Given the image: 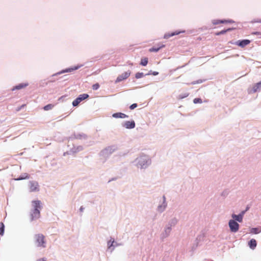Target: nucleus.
I'll return each instance as SVG.
<instances>
[{
  "label": "nucleus",
  "instance_id": "f257e3e1",
  "mask_svg": "<svg viewBox=\"0 0 261 261\" xmlns=\"http://www.w3.org/2000/svg\"><path fill=\"white\" fill-rule=\"evenodd\" d=\"M34 210L31 214L32 220L37 219L40 217V214L39 209L41 208V202L39 200H35L32 201Z\"/></svg>",
  "mask_w": 261,
  "mask_h": 261
},
{
  "label": "nucleus",
  "instance_id": "f03ea898",
  "mask_svg": "<svg viewBox=\"0 0 261 261\" xmlns=\"http://www.w3.org/2000/svg\"><path fill=\"white\" fill-rule=\"evenodd\" d=\"M36 241L39 247H45V237L42 234H37L35 236Z\"/></svg>",
  "mask_w": 261,
  "mask_h": 261
},
{
  "label": "nucleus",
  "instance_id": "7ed1b4c3",
  "mask_svg": "<svg viewBox=\"0 0 261 261\" xmlns=\"http://www.w3.org/2000/svg\"><path fill=\"white\" fill-rule=\"evenodd\" d=\"M229 226L231 231L233 232L238 231L239 228V224L233 220L229 221Z\"/></svg>",
  "mask_w": 261,
  "mask_h": 261
},
{
  "label": "nucleus",
  "instance_id": "20e7f679",
  "mask_svg": "<svg viewBox=\"0 0 261 261\" xmlns=\"http://www.w3.org/2000/svg\"><path fill=\"white\" fill-rule=\"evenodd\" d=\"M89 97L88 94H83L80 95L72 102V105L74 107L77 106L82 100L86 99Z\"/></svg>",
  "mask_w": 261,
  "mask_h": 261
},
{
  "label": "nucleus",
  "instance_id": "39448f33",
  "mask_svg": "<svg viewBox=\"0 0 261 261\" xmlns=\"http://www.w3.org/2000/svg\"><path fill=\"white\" fill-rule=\"evenodd\" d=\"M130 73L131 72L129 70L122 73L117 77L115 82L119 83L124 80L127 79L130 75Z\"/></svg>",
  "mask_w": 261,
  "mask_h": 261
},
{
  "label": "nucleus",
  "instance_id": "423d86ee",
  "mask_svg": "<svg viewBox=\"0 0 261 261\" xmlns=\"http://www.w3.org/2000/svg\"><path fill=\"white\" fill-rule=\"evenodd\" d=\"M29 188L31 192H36L39 190V185L37 181H31L30 182Z\"/></svg>",
  "mask_w": 261,
  "mask_h": 261
},
{
  "label": "nucleus",
  "instance_id": "0eeeda50",
  "mask_svg": "<svg viewBox=\"0 0 261 261\" xmlns=\"http://www.w3.org/2000/svg\"><path fill=\"white\" fill-rule=\"evenodd\" d=\"M250 43V41L248 39L239 40L236 42V44L241 47H244Z\"/></svg>",
  "mask_w": 261,
  "mask_h": 261
},
{
  "label": "nucleus",
  "instance_id": "6e6552de",
  "mask_svg": "<svg viewBox=\"0 0 261 261\" xmlns=\"http://www.w3.org/2000/svg\"><path fill=\"white\" fill-rule=\"evenodd\" d=\"M123 126L127 129L133 128L135 127V123L134 121H125Z\"/></svg>",
  "mask_w": 261,
  "mask_h": 261
},
{
  "label": "nucleus",
  "instance_id": "1a4fd4ad",
  "mask_svg": "<svg viewBox=\"0 0 261 261\" xmlns=\"http://www.w3.org/2000/svg\"><path fill=\"white\" fill-rule=\"evenodd\" d=\"M181 32H182L175 31L174 32L171 33H166L164 35V38L168 39L170 37H172L174 35H178ZM182 32H184V31H183Z\"/></svg>",
  "mask_w": 261,
  "mask_h": 261
},
{
  "label": "nucleus",
  "instance_id": "9d476101",
  "mask_svg": "<svg viewBox=\"0 0 261 261\" xmlns=\"http://www.w3.org/2000/svg\"><path fill=\"white\" fill-rule=\"evenodd\" d=\"M28 86V83H21V84H19L18 85H16L15 87H14L12 88V90L14 91L15 90H20L21 89L25 88Z\"/></svg>",
  "mask_w": 261,
  "mask_h": 261
},
{
  "label": "nucleus",
  "instance_id": "9b49d317",
  "mask_svg": "<svg viewBox=\"0 0 261 261\" xmlns=\"http://www.w3.org/2000/svg\"><path fill=\"white\" fill-rule=\"evenodd\" d=\"M165 47V45L164 44H160V45H158V46L157 47H152L151 48H150L149 49V51L150 52H157L161 48H163Z\"/></svg>",
  "mask_w": 261,
  "mask_h": 261
},
{
  "label": "nucleus",
  "instance_id": "f8f14e48",
  "mask_svg": "<svg viewBox=\"0 0 261 261\" xmlns=\"http://www.w3.org/2000/svg\"><path fill=\"white\" fill-rule=\"evenodd\" d=\"M112 116L116 118H125L128 117V116L122 113H116L113 114Z\"/></svg>",
  "mask_w": 261,
  "mask_h": 261
},
{
  "label": "nucleus",
  "instance_id": "ddd939ff",
  "mask_svg": "<svg viewBox=\"0 0 261 261\" xmlns=\"http://www.w3.org/2000/svg\"><path fill=\"white\" fill-rule=\"evenodd\" d=\"M248 245L251 249H255V248L256 247V245H257L256 240L254 239H252L249 242Z\"/></svg>",
  "mask_w": 261,
  "mask_h": 261
},
{
  "label": "nucleus",
  "instance_id": "4468645a",
  "mask_svg": "<svg viewBox=\"0 0 261 261\" xmlns=\"http://www.w3.org/2000/svg\"><path fill=\"white\" fill-rule=\"evenodd\" d=\"M233 21L232 20H214L213 21V23L214 24H218L219 23H232Z\"/></svg>",
  "mask_w": 261,
  "mask_h": 261
},
{
  "label": "nucleus",
  "instance_id": "2eb2a0df",
  "mask_svg": "<svg viewBox=\"0 0 261 261\" xmlns=\"http://www.w3.org/2000/svg\"><path fill=\"white\" fill-rule=\"evenodd\" d=\"M232 217L239 222H241L243 221L242 215L239 214L238 215H236L235 214H233L232 215Z\"/></svg>",
  "mask_w": 261,
  "mask_h": 261
},
{
  "label": "nucleus",
  "instance_id": "dca6fc26",
  "mask_svg": "<svg viewBox=\"0 0 261 261\" xmlns=\"http://www.w3.org/2000/svg\"><path fill=\"white\" fill-rule=\"evenodd\" d=\"M261 88V81L255 84L252 88L253 92H256L259 88Z\"/></svg>",
  "mask_w": 261,
  "mask_h": 261
},
{
  "label": "nucleus",
  "instance_id": "f3484780",
  "mask_svg": "<svg viewBox=\"0 0 261 261\" xmlns=\"http://www.w3.org/2000/svg\"><path fill=\"white\" fill-rule=\"evenodd\" d=\"M80 67V66H74L73 67L69 68L67 69H66L65 70L63 71V72H72L74 70H77Z\"/></svg>",
  "mask_w": 261,
  "mask_h": 261
},
{
  "label": "nucleus",
  "instance_id": "a211bd4d",
  "mask_svg": "<svg viewBox=\"0 0 261 261\" xmlns=\"http://www.w3.org/2000/svg\"><path fill=\"white\" fill-rule=\"evenodd\" d=\"M231 30H232V29L229 28V29H226V30H222V31H221L220 32L216 33L215 35H217V36H219V35H222V34H224L225 33H226L227 32L231 31Z\"/></svg>",
  "mask_w": 261,
  "mask_h": 261
},
{
  "label": "nucleus",
  "instance_id": "6ab92c4d",
  "mask_svg": "<svg viewBox=\"0 0 261 261\" xmlns=\"http://www.w3.org/2000/svg\"><path fill=\"white\" fill-rule=\"evenodd\" d=\"M5 226L3 222L0 223V235L3 236L4 233Z\"/></svg>",
  "mask_w": 261,
  "mask_h": 261
},
{
  "label": "nucleus",
  "instance_id": "aec40b11",
  "mask_svg": "<svg viewBox=\"0 0 261 261\" xmlns=\"http://www.w3.org/2000/svg\"><path fill=\"white\" fill-rule=\"evenodd\" d=\"M148 63V59L147 58H144L141 59L140 64L142 66H146Z\"/></svg>",
  "mask_w": 261,
  "mask_h": 261
},
{
  "label": "nucleus",
  "instance_id": "412c9836",
  "mask_svg": "<svg viewBox=\"0 0 261 261\" xmlns=\"http://www.w3.org/2000/svg\"><path fill=\"white\" fill-rule=\"evenodd\" d=\"M54 106L52 104H48V105H47L46 106H44L43 108V109L45 111H48V110L52 109L53 108Z\"/></svg>",
  "mask_w": 261,
  "mask_h": 261
},
{
  "label": "nucleus",
  "instance_id": "4be33fe9",
  "mask_svg": "<svg viewBox=\"0 0 261 261\" xmlns=\"http://www.w3.org/2000/svg\"><path fill=\"white\" fill-rule=\"evenodd\" d=\"M145 75L142 72H137L135 74V77L136 79H140L143 77Z\"/></svg>",
  "mask_w": 261,
  "mask_h": 261
},
{
  "label": "nucleus",
  "instance_id": "5701e85b",
  "mask_svg": "<svg viewBox=\"0 0 261 261\" xmlns=\"http://www.w3.org/2000/svg\"><path fill=\"white\" fill-rule=\"evenodd\" d=\"M260 232V230L257 228H253L251 229V232L254 233V234H257Z\"/></svg>",
  "mask_w": 261,
  "mask_h": 261
},
{
  "label": "nucleus",
  "instance_id": "b1692460",
  "mask_svg": "<svg viewBox=\"0 0 261 261\" xmlns=\"http://www.w3.org/2000/svg\"><path fill=\"white\" fill-rule=\"evenodd\" d=\"M194 103H201L202 102V99L199 98H195L193 100Z\"/></svg>",
  "mask_w": 261,
  "mask_h": 261
},
{
  "label": "nucleus",
  "instance_id": "393cba45",
  "mask_svg": "<svg viewBox=\"0 0 261 261\" xmlns=\"http://www.w3.org/2000/svg\"><path fill=\"white\" fill-rule=\"evenodd\" d=\"M159 74L158 72L156 71H153L151 72V71H150L148 73H147L146 75H150L152 74L153 75H157Z\"/></svg>",
  "mask_w": 261,
  "mask_h": 261
},
{
  "label": "nucleus",
  "instance_id": "a878e982",
  "mask_svg": "<svg viewBox=\"0 0 261 261\" xmlns=\"http://www.w3.org/2000/svg\"><path fill=\"white\" fill-rule=\"evenodd\" d=\"M99 85L98 83L94 84L92 86V88L93 90H97L99 88Z\"/></svg>",
  "mask_w": 261,
  "mask_h": 261
},
{
  "label": "nucleus",
  "instance_id": "bb28decb",
  "mask_svg": "<svg viewBox=\"0 0 261 261\" xmlns=\"http://www.w3.org/2000/svg\"><path fill=\"white\" fill-rule=\"evenodd\" d=\"M114 240H112V241H111V240L110 241L108 242V245L109 248H110L111 246H112L113 244L114 243Z\"/></svg>",
  "mask_w": 261,
  "mask_h": 261
},
{
  "label": "nucleus",
  "instance_id": "cd10ccee",
  "mask_svg": "<svg viewBox=\"0 0 261 261\" xmlns=\"http://www.w3.org/2000/svg\"><path fill=\"white\" fill-rule=\"evenodd\" d=\"M137 107V105L136 103H133L132 104L130 107L129 108L131 110H133L134 109L136 108Z\"/></svg>",
  "mask_w": 261,
  "mask_h": 261
},
{
  "label": "nucleus",
  "instance_id": "c85d7f7f",
  "mask_svg": "<svg viewBox=\"0 0 261 261\" xmlns=\"http://www.w3.org/2000/svg\"><path fill=\"white\" fill-rule=\"evenodd\" d=\"M248 209V208L247 207V209L246 210V211H242V213L240 214V215H242V217H243V215H244L245 212L246 211H247V210Z\"/></svg>",
  "mask_w": 261,
  "mask_h": 261
},
{
  "label": "nucleus",
  "instance_id": "c756f323",
  "mask_svg": "<svg viewBox=\"0 0 261 261\" xmlns=\"http://www.w3.org/2000/svg\"><path fill=\"white\" fill-rule=\"evenodd\" d=\"M188 95H189V94H186L185 96H181V97H180V98H185V97H187Z\"/></svg>",
  "mask_w": 261,
  "mask_h": 261
},
{
  "label": "nucleus",
  "instance_id": "7c9ffc66",
  "mask_svg": "<svg viewBox=\"0 0 261 261\" xmlns=\"http://www.w3.org/2000/svg\"><path fill=\"white\" fill-rule=\"evenodd\" d=\"M37 261H46V260H45L44 258H40V259H38Z\"/></svg>",
  "mask_w": 261,
  "mask_h": 261
},
{
  "label": "nucleus",
  "instance_id": "2f4dec72",
  "mask_svg": "<svg viewBox=\"0 0 261 261\" xmlns=\"http://www.w3.org/2000/svg\"><path fill=\"white\" fill-rule=\"evenodd\" d=\"M83 209H84V208L83 207H81L80 211H83Z\"/></svg>",
  "mask_w": 261,
  "mask_h": 261
},
{
  "label": "nucleus",
  "instance_id": "473e14b6",
  "mask_svg": "<svg viewBox=\"0 0 261 261\" xmlns=\"http://www.w3.org/2000/svg\"><path fill=\"white\" fill-rule=\"evenodd\" d=\"M257 22H261V20L258 21Z\"/></svg>",
  "mask_w": 261,
  "mask_h": 261
}]
</instances>
